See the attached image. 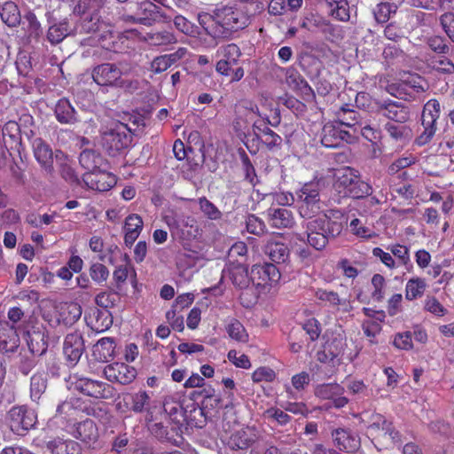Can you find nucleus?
Returning <instances> with one entry per match:
<instances>
[{
	"mask_svg": "<svg viewBox=\"0 0 454 454\" xmlns=\"http://www.w3.org/2000/svg\"><path fill=\"white\" fill-rule=\"evenodd\" d=\"M198 21L214 39H231L236 32L247 26L248 17L238 9L223 6L215 9L212 14L200 13Z\"/></svg>",
	"mask_w": 454,
	"mask_h": 454,
	"instance_id": "obj_1",
	"label": "nucleus"
},
{
	"mask_svg": "<svg viewBox=\"0 0 454 454\" xmlns=\"http://www.w3.org/2000/svg\"><path fill=\"white\" fill-rule=\"evenodd\" d=\"M346 221L344 214L339 209H330L318 214L314 219L307 221L308 243L317 250H322L330 239L339 236Z\"/></svg>",
	"mask_w": 454,
	"mask_h": 454,
	"instance_id": "obj_2",
	"label": "nucleus"
},
{
	"mask_svg": "<svg viewBox=\"0 0 454 454\" xmlns=\"http://www.w3.org/2000/svg\"><path fill=\"white\" fill-rule=\"evenodd\" d=\"M134 117L133 125H137L134 129L128 124L121 121L113 123L111 127H107L101 132V145L103 149L110 155L116 156L121 151L128 148L132 142L131 134L139 128L145 127L146 115H132Z\"/></svg>",
	"mask_w": 454,
	"mask_h": 454,
	"instance_id": "obj_3",
	"label": "nucleus"
},
{
	"mask_svg": "<svg viewBox=\"0 0 454 454\" xmlns=\"http://www.w3.org/2000/svg\"><path fill=\"white\" fill-rule=\"evenodd\" d=\"M321 184L319 182L307 183L296 192V204L300 216L308 221L321 213Z\"/></svg>",
	"mask_w": 454,
	"mask_h": 454,
	"instance_id": "obj_4",
	"label": "nucleus"
},
{
	"mask_svg": "<svg viewBox=\"0 0 454 454\" xmlns=\"http://www.w3.org/2000/svg\"><path fill=\"white\" fill-rule=\"evenodd\" d=\"M164 419H168L165 410L152 409L147 414H145V425L148 432L161 442H169L177 444L175 436L177 434L174 428L170 430L165 425Z\"/></svg>",
	"mask_w": 454,
	"mask_h": 454,
	"instance_id": "obj_5",
	"label": "nucleus"
},
{
	"mask_svg": "<svg viewBox=\"0 0 454 454\" xmlns=\"http://www.w3.org/2000/svg\"><path fill=\"white\" fill-rule=\"evenodd\" d=\"M262 431L254 426H247L232 432L226 441L227 446L233 450H246L262 440Z\"/></svg>",
	"mask_w": 454,
	"mask_h": 454,
	"instance_id": "obj_6",
	"label": "nucleus"
},
{
	"mask_svg": "<svg viewBox=\"0 0 454 454\" xmlns=\"http://www.w3.org/2000/svg\"><path fill=\"white\" fill-rule=\"evenodd\" d=\"M119 66L113 63L98 65L92 70L94 82L100 86H116L122 74L131 72V67H123L122 62H120Z\"/></svg>",
	"mask_w": 454,
	"mask_h": 454,
	"instance_id": "obj_7",
	"label": "nucleus"
},
{
	"mask_svg": "<svg viewBox=\"0 0 454 454\" xmlns=\"http://www.w3.org/2000/svg\"><path fill=\"white\" fill-rule=\"evenodd\" d=\"M165 222L172 235L183 239H191L199 234V227L195 218L185 215H167Z\"/></svg>",
	"mask_w": 454,
	"mask_h": 454,
	"instance_id": "obj_8",
	"label": "nucleus"
},
{
	"mask_svg": "<svg viewBox=\"0 0 454 454\" xmlns=\"http://www.w3.org/2000/svg\"><path fill=\"white\" fill-rule=\"evenodd\" d=\"M7 419L13 433L24 434L35 425L36 415L27 406H14L9 411Z\"/></svg>",
	"mask_w": 454,
	"mask_h": 454,
	"instance_id": "obj_9",
	"label": "nucleus"
},
{
	"mask_svg": "<svg viewBox=\"0 0 454 454\" xmlns=\"http://www.w3.org/2000/svg\"><path fill=\"white\" fill-rule=\"evenodd\" d=\"M242 53L236 43H227L220 46L216 51V56L220 58L215 65V70L225 76L231 74V67L239 63Z\"/></svg>",
	"mask_w": 454,
	"mask_h": 454,
	"instance_id": "obj_10",
	"label": "nucleus"
},
{
	"mask_svg": "<svg viewBox=\"0 0 454 454\" xmlns=\"http://www.w3.org/2000/svg\"><path fill=\"white\" fill-rule=\"evenodd\" d=\"M129 19L139 24L151 26L155 22L169 20L171 17L163 12L156 4L145 1L139 4L137 16H129Z\"/></svg>",
	"mask_w": 454,
	"mask_h": 454,
	"instance_id": "obj_11",
	"label": "nucleus"
},
{
	"mask_svg": "<svg viewBox=\"0 0 454 454\" xmlns=\"http://www.w3.org/2000/svg\"><path fill=\"white\" fill-rule=\"evenodd\" d=\"M344 391V387L337 383H323L315 387L314 395L321 400L331 401L333 407L340 409L348 403L343 396Z\"/></svg>",
	"mask_w": 454,
	"mask_h": 454,
	"instance_id": "obj_12",
	"label": "nucleus"
},
{
	"mask_svg": "<svg viewBox=\"0 0 454 454\" xmlns=\"http://www.w3.org/2000/svg\"><path fill=\"white\" fill-rule=\"evenodd\" d=\"M82 179L90 189L98 192L109 191L116 184L115 176L108 172L106 167L85 173Z\"/></svg>",
	"mask_w": 454,
	"mask_h": 454,
	"instance_id": "obj_13",
	"label": "nucleus"
},
{
	"mask_svg": "<svg viewBox=\"0 0 454 454\" xmlns=\"http://www.w3.org/2000/svg\"><path fill=\"white\" fill-rule=\"evenodd\" d=\"M422 91H424V80L421 76L410 72L399 73V99L414 98Z\"/></svg>",
	"mask_w": 454,
	"mask_h": 454,
	"instance_id": "obj_14",
	"label": "nucleus"
},
{
	"mask_svg": "<svg viewBox=\"0 0 454 454\" xmlns=\"http://www.w3.org/2000/svg\"><path fill=\"white\" fill-rule=\"evenodd\" d=\"M104 372L110 381L119 382L122 385L131 383L137 377V370L124 363L109 364L105 368Z\"/></svg>",
	"mask_w": 454,
	"mask_h": 454,
	"instance_id": "obj_15",
	"label": "nucleus"
},
{
	"mask_svg": "<svg viewBox=\"0 0 454 454\" xmlns=\"http://www.w3.org/2000/svg\"><path fill=\"white\" fill-rule=\"evenodd\" d=\"M346 348V335L343 333H335L324 345L323 353L319 355L318 359L321 362L333 361L343 356Z\"/></svg>",
	"mask_w": 454,
	"mask_h": 454,
	"instance_id": "obj_16",
	"label": "nucleus"
},
{
	"mask_svg": "<svg viewBox=\"0 0 454 454\" xmlns=\"http://www.w3.org/2000/svg\"><path fill=\"white\" fill-rule=\"evenodd\" d=\"M77 390L94 398H109L112 395L110 385L90 379H81L75 383Z\"/></svg>",
	"mask_w": 454,
	"mask_h": 454,
	"instance_id": "obj_17",
	"label": "nucleus"
},
{
	"mask_svg": "<svg viewBox=\"0 0 454 454\" xmlns=\"http://www.w3.org/2000/svg\"><path fill=\"white\" fill-rule=\"evenodd\" d=\"M84 351V343L82 335L78 333H68L64 340L63 352L67 360L74 365L80 360Z\"/></svg>",
	"mask_w": 454,
	"mask_h": 454,
	"instance_id": "obj_18",
	"label": "nucleus"
},
{
	"mask_svg": "<svg viewBox=\"0 0 454 454\" xmlns=\"http://www.w3.org/2000/svg\"><path fill=\"white\" fill-rule=\"evenodd\" d=\"M19 345L20 337L15 326L8 321H0V350L4 353H12Z\"/></svg>",
	"mask_w": 454,
	"mask_h": 454,
	"instance_id": "obj_19",
	"label": "nucleus"
},
{
	"mask_svg": "<svg viewBox=\"0 0 454 454\" xmlns=\"http://www.w3.org/2000/svg\"><path fill=\"white\" fill-rule=\"evenodd\" d=\"M332 437L335 446L346 452H353L359 447L357 436L348 429L339 427L332 431Z\"/></svg>",
	"mask_w": 454,
	"mask_h": 454,
	"instance_id": "obj_20",
	"label": "nucleus"
},
{
	"mask_svg": "<svg viewBox=\"0 0 454 454\" xmlns=\"http://www.w3.org/2000/svg\"><path fill=\"white\" fill-rule=\"evenodd\" d=\"M34 154L47 174L53 172V153L49 145H47L42 138H35L33 141Z\"/></svg>",
	"mask_w": 454,
	"mask_h": 454,
	"instance_id": "obj_21",
	"label": "nucleus"
},
{
	"mask_svg": "<svg viewBox=\"0 0 454 454\" xmlns=\"http://www.w3.org/2000/svg\"><path fill=\"white\" fill-rule=\"evenodd\" d=\"M357 171L352 168L346 167L337 169L334 174L333 188L343 197H346V192H348L354 182L358 177Z\"/></svg>",
	"mask_w": 454,
	"mask_h": 454,
	"instance_id": "obj_22",
	"label": "nucleus"
},
{
	"mask_svg": "<svg viewBox=\"0 0 454 454\" xmlns=\"http://www.w3.org/2000/svg\"><path fill=\"white\" fill-rule=\"evenodd\" d=\"M286 80L292 90L301 93L306 98H315L313 89L295 68L288 67L286 69Z\"/></svg>",
	"mask_w": 454,
	"mask_h": 454,
	"instance_id": "obj_23",
	"label": "nucleus"
},
{
	"mask_svg": "<svg viewBox=\"0 0 454 454\" xmlns=\"http://www.w3.org/2000/svg\"><path fill=\"white\" fill-rule=\"evenodd\" d=\"M263 252L275 263L286 262L290 255L288 246L276 239H270L266 242Z\"/></svg>",
	"mask_w": 454,
	"mask_h": 454,
	"instance_id": "obj_24",
	"label": "nucleus"
},
{
	"mask_svg": "<svg viewBox=\"0 0 454 454\" xmlns=\"http://www.w3.org/2000/svg\"><path fill=\"white\" fill-rule=\"evenodd\" d=\"M268 215L270 224L273 228H291L295 223L292 211L285 207L270 208Z\"/></svg>",
	"mask_w": 454,
	"mask_h": 454,
	"instance_id": "obj_25",
	"label": "nucleus"
},
{
	"mask_svg": "<svg viewBox=\"0 0 454 454\" xmlns=\"http://www.w3.org/2000/svg\"><path fill=\"white\" fill-rule=\"evenodd\" d=\"M131 402V411L135 413L147 414L152 409H162L161 406L157 405L152 401L151 395L144 390L129 395Z\"/></svg>",
	"mask_w": 454,
	"mask_h": 454,
	"instance_id": "obj_26",
	"label": "nucleus"
},
{
	"mask_svg": "<svg viewBox=\"0 0 454 454\" xmlns=\"http://www.w3.org/2000/svg\"><path fill=\"white\" fill-rule=\"evenodd\" d=\"M46 15L50 24L47 39L51 44H58L70 34L69 24L67 20L59 23L53 22L51 14L48 12Z\"/></svg>",
	"mask_w": 454,
	"mask_h": 454,
	"instance_id": "obj_27",
	"label": "nucleus"
},
{
	"mask_svg": "<svg viewBox=\"0 0 454 454\" xmlns=\"http://www.w3.org/2000/svg\"><path fill=\"white\" fill-rule=\"evenodd\" d=\"M46 450L51 454H80V445L69 439L55 438L46 444Z\"/></svg>",
	"mask_w": 454,
	"mask_h": 454,
	"instance_id": "obj_28",
	"label": "nucleus"
},
{
	"mask_svg": "<svg viewBox=\"0 0 454 454\" xmlns=\"http://www.w3.org/2000/svg\"><path fill=\"white\" fill-rule=\"evenodd\" d=\"M0 18L9 27H18L21 21V14L18 5L12 1L0 4Z\"/></svg>",
	"mask_w": 454,
	"mask_h": 454,
	"instance_id": "obj_29",
	"label": "nucleus"
},
{
	"mask_svg": "<svg viewBox=\"0 0 454 454\" xmlns=\"http://www.w3.org/2000/svg\"><path fill=\"white\" fill-rule=\"evenodd\" d=\"M26 340L32 355L42 356L46 352L48 344L44 332L40 330L27 331Z\"/></svg>",
	"mask_w": 454,
	"mask_h": 454,
	"instance_id": "obj_30",
	"label": "nucleus"
},
{
	"mask_svg": "<svg viewBox=\"0 0 454 454\" xmlns=\"http://www.w3.org/2000/svg\"><path fill=\"white\" fill-rule=\"evenodd\" d=\"M74 434L76 438L88 444L95 443L98 437V427L90 419L78 423Z\"/></svg>",
	"mask_w": 454,
	"mask_h": 454,
	"instance_id": "obj_31",
	"label": "nucleus"
},
{
	"mask_svg": "<svg viewBox=\"0 0 454 454\" xmlns=\"http://www.w3.org/2000/svg\"><path fill=\"white\" fill-rule=\"evenodd\" d=\"M79 161L82 167L87 169L88 172H92L102 167H107V163L100 153L90 149H85L80 153Z\"/></svg>",
	"mask_w": 454,
	"mask_h": 454,
	"instance_id": "obj_32",
	"label": "nucleus"
},
{
	"mask_svg": "<svg viewBox=\"0 0 454 454\" xmlns=\"http://www.w3.org/2000/svg\"><path fill=\"white\" fill-rule=\"evenodd\" d=\"M437 115H421V121L424 127L423 132L418 136L414 141L418 146H423L428 144L434 137L436 131V119Z\"/></svg>",
	"mask_w": 454,
	"mask_h": 454,
	"instance_id": "obj_33",
	"label": "nucleus"
},
{
	"mask_svg": "<svg viewBox=\"0 0 454 454\" xmlns=\"http://www.w3.org/2000/svg\"><path fill=\"white\" fill-rule=\"evenodd\" d=\"M229 276L233 285L240 289H247L251 284V278L248 276L247 266L239 263L231 265L228 268Z\"/></svg>",
	"mask_w": 454,
	"mask_h": 454,
	"instance_id": "obj_34",
	"label": "nucleus"
},
{
	"mask_svg": "<svg viewBox=\"0 0 454 454\" xmlns=\"http://www.w3.org/2000/svg\"><path fill=\"white\" fill-rule=\"evenodd\" d=\"M115 347L114 338L105 337L100 339L94 346L93 353L99 361L108 362L114 356Z\"/></svg>",
	"mask_w": 454,
	"mask_h": 454,
	"instance_id": "obj_35",
	"label": "nucleus"
},
{
	"mask_svg": "<svg viewBox=\"0 0 454 454\" xmlns=\"http://www.w3.org/2000/svg\"><path fill=\"white\" fill-rule=\"evenodd\" d=\"M325 4L332 17L343 22L349 20V4L347 0H325Z\"/></svg>",
	"mask_w": 454,
	"mask_h": 454,
	"instance_id": "obj_36",
	"label": "nucleus"
},
{
	"mask_svg": "<svg viewBox=\"0 0 454 454\" xmlns=\"http://www.w3.org/2000/svg\"><path fill=\"white\" fill-rule=\"evenodd\" d=\"M225 330L231 339L237 342L247 343L249 335L244 325L236 318H231L225 325Z\"/></svg>",
	"mask_w": 454,
	"mask_h": 454,
	"instance_id": "obj_37",
	"label": "nucleus"
},
{
	"mask_svg": "<svg viewBox=\"0 0 454 454\" xmlns=\"http://www.w3.org/2000/svg\"><path fill=\"white\" fill-rule=\"evenodd\" d=\"M264 417L275 426L288 427L292 426L293 418L285 411L271 407L267 409L264 413Z\"/></svg>",
	"mask_w": 454,
	"mask_h": 454,
	"instance_id": "obj_38",
	"label": "nucleus"
},
{
	"mask_svg": "<svg viewBox=\"0 0 454 454\" xmlns=\"http://www.w3.org/2000/svg\"><path fill=\"white\" fill-rule=\"evenodd\" d=\"M427 288L426 281L420 278H411L405 288V298L409 301H413L420 298Z\"/></svg>",
	"mask_w": 454,
	"mask_h": 454,
	"instance_id": "obj_39",
	"label": "nucleus"
},
{
	"mask_svg": "<svg viewBox=\"0 0 454 454\" xmlns=\"http://www.w3.org/2000/svg\"><path fill=\"white\" fill-rule=\"evenodd\" d=\"M47 388V378L44 372L35 373L30 380V395L34 401L40 399Z\"/></svg>",
	"mask_w": 454,
	"mask_h": 454,
	"instance_id": "obj_40",
	"label": "nucleus"
},
{
	"mask_svg": "<svg viewBox=\"0 0 454 454\" xmlns=\"http://www.w3.org/2000/svg\"><path fill=\"white\" fill-rule=\"evenodd\" d=\"M25 22L27 26L24 30L29 38L39 39L43 35V28L37 17L33 12H27L24 15Z\"/></svg>",
	"mask_w": 454,
	"mask_h": 454,
	"instance_id": "obj_41",
	"label": "nucleus"
},
{
	"mask_svg": "<svg viewBox=\"0 0 454 454\" xmlns=\"http://www.w3.org/2000/svg\"><path fill=\"white\" fill-rule=\"evenodd\" d=\"M147 40L150 44L155 46L168 45L176 42V38L173 33L167 30L150 33L147 35Z\"/></svg>",
	"mask_w": 454,
	"mask_h": 454,
	"instance_id": "obj_42",
	"label": "nucleus"
},
{
	"mask_svg": "<svg viewBox=\"0 0 454 454\" xmlns=\"http://www.w3.org/2000/svg\"><path fill=\"white\" fill-rule=\"evenodd\" d=\"M372 187L365 182L360 180L359 176L354 182L348 192H346V197L360 199L370 195Z\"/></svg>",
	"mask_w": 454,
	"mask_h": 454,
	"instance_id": "obj_43",
	"label": "nucleus"
},
{
	"mask_svg": "<svg viewBox=\"0 0 454 454\" xmlns=\"http://www.w3.org/2000/svg\"><path fill=\"white\" fill-rule=\"evenodd\" d=\"M119 300L120 297L118 293L114 291L100 292L95 297L96 304L104 309L113 308L119 301Z\"/></svg>",
	"mask_w": 454,
	"mask_h": 454,
	"instance_id": "obj_44",
	"label": "nucleus"
},
{
	"mask_svg": "<svg viewBox=\"0 0 454 454\" xmlns=\"http://www.w3.org/2000/svg\"><path fill=\"white\" fill-rule=\"evenodd\" d=\"M145 83L146 81L145 80L121 79V77L116 83V87L122 89L126 93L133 94L142 90Z\"/></svg>",
	"mask_w": 454,
	"mask_h": 454,
	"instance_id": "obj_45",
	"label": "nucleus"
},
{
	"mask_svg": "<svg viewBox=\"0 0 454 454\" xmlns=\"http://www.w3.org/2000/svg\"><path fill=\"white\" fill-rule=\"evenodd\" d=\"M240 160L242 162L243 169L245 171V178L252 185H255L257 183V176L255 174V169L251 163V160L248 155L246 153L244 150L239 152Z\"/></svg>",
	"mask_w": 454,
	"mask_h": 454,
	"instance_id": "obj_46",
	"label": "nucleus"
},
{
	"mask_svg": "<svg viewBox=\"0 0 454 454\" xmlns=\"http://www.w3.org/2000/svg\"><path fill=\"white\" fill-rule=\"evenodd\" d=\"M199 205L203 214L210 220H218L222 217L221 211L206 197L199 199Z\"/></svg>",
	"mask_w": 454,
	"mask_h": 454,
	"instance_id": "obj_47",
	"label": "nucleus"
},
{
	"mask_svg": "<svg viewBox=\"0 0 454 454\" xmlns=\"http://www.w3.org/2000/svg\"><path fill=\"white\" fill-rule=\"evenodd\" d=\"M315 296L322 301H327L333 306H340L346 304V300H342L339 297L338 294L333 291H327L323 289H318L315 293Z\"/></svg>",
	"mask_w": 454,
	"mask_h": 454,
	"instance_id": "obj_48",
	"label": "nucleus"
},
{
	"mask_svg": "<svg viewBox=\"0 0 454 454\" xmlns=\"http://www.w3.org/2000/svg\"><path fill=\"white\" fill-rule=\"evenodd\" d=\"M90 276L96 283L102 284L108 278L109 270L104 264L96 262L90 268Z\"/></svg>",
	"mask_w": 454,
	"mask_h": 454,
	"instance_id": "obj_49",
	"label": "nucleus"
},
{
	"mask_svg": "<svg viewBox=\"0 0 454 454\" xmlns=\"http://www.w3.org/2000/svg\"><path fill=\"white\" fill-rule=\"evenodd\" d=\"M372 286L373 287V291L372 292V298L376 301H382L384 297V286H385V279L380 274L373 275L372 278Z\"/></svg>",
	"mask_w": 454,
	"mask_h": 454,
	"instance_id": "obj_50",
	"label": "nucleus"
},
{
	"mask_svg": "<svg viewBox=\"0 0 454 454\" xmlns=\"http://www.w3.org/2000/svg\"><path fill=\"white\" fill-rule=\"evenodd\" d=\"M424 309L437 317H443L447 312L443 305L434 296L426 299Z\"/></svg>",
	"mask_w": 454,
	"mask_h": 454,
	"instance_id": "obj_51",
	"label": "nucleus"
},
{
	"mask_svg": "<svg viewBox=\"0 0 454 454\" xmlns=\"http://www.w3.org/2000/svg\"><path fill=\"white\" fill-rule=\"evenodd\" d=\"M246 224L247 231L252 234L260 236L265 232L266 226L263 221L254 215L247 217Z\"/></svg>",
	"mask_w": 454,
	"mask_h": 454,
	"instance_id": "obj_52",
	"label": "nucleus"
},
{
	"mask_svg": "<svg viewBox=\"0 0 454 454\" xmlns=\"http://www.w3.org/2000/svg\"><path fill=\"white\" fill-rule=\"evenodd\" d=\"M440 23L450 40L454 42V13L446 12L442 14L440 18Z\"/></svg>",
	"mask_w": 454,
	"mask_h": 454,
	"instance_id": "obj_53",
	"label": "nucleus"
},
{
	"mask_svg": "<svg viewBox=\"0 0 454 454\" xmlns=\"http://www.w3.org/2000/svg\"><path fill=\"white\" fill-rule=\"evenodd\" d=\"M392 12L395 13V10H392V5L389 3H380L377 5L374 16L378 22L384 23L388 20Z\"/></svg>",
	"mask_w": 454,
	"mask_h": 454,
	"instance_id": "obj_54",
	"label": "nucleus"
},
{
	"mask_svg": "<svg viewBox=\"0 0 454 454\" xmlns=\"http://www.w3.org/2000/svg\"><path fill=\"white\" fill-rule=\"evenodd\" d=\"M228 359L236 366L242 369H248L251 367V363L247 356L242 354L238 356V352L235 349H231L228 352Z\"/></svg>",
	"mask_w": 454,
	"mask_h": 454,
	"instance_id": "obj_55",
	"label": "nucleus"
},
{
	"mask_svg": "<svg viewBox=\"0 0 454 454\" xmlns=\"http://www.w3.org/2000/svg\"><path fill=\"white\" fill-rule=\"evenodd\" d=\"M100 27L98 13H90V18H85L82 24V29L88 34L99 31Z\"/></svg>",
	"mask_w": 454,
	"mask_h": 454,
	"instance_id": "obj_56",
	"label": "nucleus"
},
{
	"mask_svg": "<svg viewBox=\"0 0 454 454\" xmlns=\"http://www.w3.org/2000/svg\"><path fill=\"white\" fill-rule=\"evenodd\" d=\"M427 45L429 48L437 53H447L449 51V46L446 44L443 37L440 35H434L428 38Z\"/></svg>",
	"mask_w": 454,
	"mask_h": 454,
	"instance_id": "obj_57",
	"label": "nucleus"
},
{
	"mask_svg": "<svg viewBox=\"0 0 454 454\" xmlns=\"http://www.w3.org/2000/svg\"><path fill=\"white\" fill-rule=\"evenodd\" d=\"M452 0H418V5L427 10L436 11L450 6Z\"/></svg>",
	"mask_w": 454,
	"mask_h": 454,
	"instance_id": "obj_58",
	"label": "nucleus"
},
{
	"mask_svg": "<svg viewBox=\"0 0 454 454\" xmlns=\"http://www.w3.org/2000/svg\"><path fill=\"white\" fill-rule=\"evenodd\" d=\"M176 27L185 35H192L195 32L194 25L182 15L174 19Z\"/></svg>",
	"mask_w": 454,
	"mask_h": 454,
	"instance_id": "obj_59",
	"label": "nucleus"
},
{
	"mask_svg": "<svg viewBox=\"0 0 454 454\" xmlns=\"http://www.w3.org/2000/svg\"><path fill=\"white\" fill-rule=\"evenodd\" d=\"M125 231H131L140 233L143 229V220L136 214L129 215L125 220Z\"/></svg>",
	"mask_w": 454,
	"mask_h": 454,
	"instance_id": "obj_60",
	"label": "nucleus"
},
{
	"mask_svg": "<svg viewBox=\"0 0 454 454\" xmlns=\"http://www.w3.org/2000/svg\"><path fill=\"white\" fill-rule=\"evenodd\" d=\"M35 355H32L31 353L30 355H20L19 368L24 375H27L31 372V370L35 366Z\"/></svg>",
	"mask_w": 454,
	"mask_h": 454,
	"instance_id": "obj_61",
	"label": "nucleus"
},
{
	"mask_svg": "<svg viewBox=\"0 0 454 454\" xmlns=\"http://www.w3.org/2000/svg\"><path fill=\"white\" fill-rule=\"evenodd\" d=\"M261 271L270 283H276L280 279L279 270L273 263H265L262 266Z\"/></svg>",
	"mask_w": 454,
	"mask_h": 454,
	"instance_id": "obj_62",
	"label": "nucleus"
},
{
	"mask_svg": "<svg viewBox=\"0 0 454 454\" xmlns=\"http://www.w3.org/2000/svg\"><path fill=\"white\" fill-rule=\"evenodd\" d=\"M303 329L309 335L311 340H317L321 333L320 324L315 318L309 319L303 325Z\"/></svg>",
	"mask_w": 454,
	"mask_h": 454,
	"instance_id": "obj_63",
	"label": "nucleus"
},
{
	"mask_svg": "<svg viewBox=\"0 0 454 454\" xmlns=\"http://www.w3.org/2000/svg\"><path fill=\"white\" fill-rule=\"evenodd\" d=\"M348 390L353 395L367 396L369 395L366 385L362 380H350L347 383Z\"/></svg>",
	"mask_w": 454,
	"mask_h": 454,
	"instance_id": "obj_64",
	"label": "nucleus"
}]
</instances>
